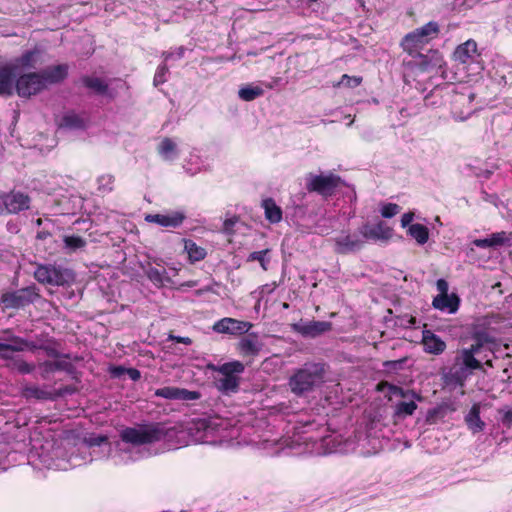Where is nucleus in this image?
<instances>
[{
    "label": "nucleus",
    "mask_w": 512,
    "mask_h": 512,
    "mask_svg": "<svg viewBox=\"0 0 512 512\" xmlns=\"http://www.w3.org/2000/svg\"><path fill=\"white\" fill-rule=\"evenodd\" d=\"M414 213L413 212H407L404 213L401 217V226L402 227H409L411 225V222L413 221Z\"/></svg>",
    "instance_id": "5fc2aeb1"
},
{
    "label": "nucleus",
    "mask_w": 512,
    "mask_h": 512,
    "mask_svg": "<svg viewBox=\"0 0 512 512\" xmlns=\"http://www.w3.org/2000/svg\"><path fill=\"white\" fill-rule=\"evenodd\" d=\"M186 219V215L181 211H174L171 214L163 215V214H147L145 216V221L148 223H155L162 227H179L184 220Z\"/></svg>",
    "instance_id": "f3484780"
},
{
    "label": "nucleus",
    "mask_w": 512,
    "mask_h": 512,
    "mask_svg": "<svg viewBox=\"0 0 512 512\" xmlns=\"http://www.w3.org/2000/svg\"><path fill=\"white\" fill-rule=\"evenodd\" d=\"M13 368L21 374H29L34 370L35 366L34 364L28 363L24 360H15L13 362Z\"/></svg>",
    "instance_id": "49530a36"
},
{
    "label": "nucleus",
    "mask_w": 512,
    "mask_h": 512,
    "mask_svg": "<svg viewBox=\"0 0 512 512\" xmlns=\"http://www.w3.org/2000/svg\"><path fill=\"white\" fill-rule=\"evenodd\" d=\"M97 192L100 195H106L113 191L115 184V176L112 174H102L97 180Z\"/></svg>",
    "instance_id": "f704fd0d"
},
{
    "label": "nucleus",
    "mask_w": 512,
    "mask_h": 512,
    "mask_svg": "<svg viewBox=\"0 0 512 512\" xmlns=\"http://www.w3.org/2000/svg\"><path fill=\"white\" fill-rule=\"evenodd\" d=\"M39 56L40 51L38 49L27 50L22 53L19 58L16 59V65H19L24 69L35 68L38 63Z\"/></svg>",
    "instance_id": "2f4dec72"
},
{
    "label": "nucleus",
    "mask_w": 512,
    "mask_h": 512,
    "mask_svg": "<svg viewBox=\"0 0 512 512\" xmlns=\"http://www.w3.org/2000/svg\"><path fill=\"white\" fill-rule=\"evenodd\" d=\"M479 353L471 346L461 349L455 357L454 365L446 375L448 382L461 387L464 386L473 371L482 369L481 361L475 357Z\"/></svg>",
    "instance_id": "20e7f679"
},
{
    "label": "nucleus",
    "mask_w": 512,
    "mask_h": 512,
    "mask_svg": "<svg viewBox=\"0 0 512 512\" xmlns=\"http://www.w3.org/2000/svg\"><path fill=\"white\" fill-rule=\"evenodd\" d=\"M440 25L436 21H429L423 26L407 33L401 40L400 46L412 57H419L422 70H428L431 65L427 60L428 56L423 55L421 51L432 40L438 38L440 34Z\"/></svg>",
    "instance_id": "f03ea898"
},
{
    "label": "nucleus",
    "mask_w": 512,
    "mask_h": 512,
    "mask_svg": "<svg viewBox=\"0 0 512 512\" xmlns=\"http://www.w3.org/2000/svg\"><path fill=\"white\" fill-rule=\"evenodd\" d=\"M382 385H387L389 388V392L394 396H399L404 399L412 398L417 401L423 400V397L412 389H404V388L394 385V384H389L387 382H381L378 384V390H381Z\"/></svg>",
    "instance_id": "c85d7f7f"
},
{
    "label": "nucleus",
    "mask_w": 512,
    "mask_h": 512,
    "mask_svg": "<svg viewBox=\"0 0 512 512\" xmlns=\"http://www.w3.org/2000/svg\"><path fill=\"white\" fill-rule=\"evenodd\" d=\"M127 368L117 365V366H111L109 368V373L112 378H121L123 375L126 374Z\"/></svg>",
    "instance_id": "3c124183"
},
{
    "label": "nucleus",
    "mask_w": 512,
    "mask_h": 512,
    "mask_svg": "<svg viewBox=\"0 0 512 512\" xmlns=\"http://www.w3.org/2000/svg\"><path fill=\"white\" fill-rule=\"evenodd\" d=\"M89 446H100L103 443H108V437L106 435H92L86 440Z\"/></svg>",
    "instance_id": "8fccbe9b"
},
{
    "label": "nucleus",
    "mask_w": 512,
    "mask_h": 512,
    "mask_svg": "<svg viewBox=\"0 0 512 512\" xmlns=\"http://www.w3.org/2000/svg\"><path fill=\"white\" fill-rule=\"evenodd\" d=\"M433 56H437V57H438V56H439V55H438V52H437V51H434V52H433Z\"/></svg>",
    "instance_id": "774afa93"
},
{
    "label": "nucleus",
    "mask_w": 512,
    "mask_h": 512,
    "mask_svg": "<svg viewBox=\"0 0 512 512\" xmlns=\"http://www.w3.org/2000/svg\"><path fill=\"white\" fill-rule=\"evenodd\" d=\"M262 349V343L259 340V335L256 332L246 333L236 344V350L243 358H255L259 355Z\"/></svg>",
    "instance_id": "ddd939ff"
},
{
    "label": "nucleus",
    "mask_w": 512,
    "mask_h": 512,
    "mask_svg": "<svg viewBox=\"0 0 512 512\" xmlns=\"http://www.w3.org/2000/svg\"><path fill=\"white\" fill-rule=\"evenodd\" d=\"M500 413H502L501 421L504 426L511 427L512 426V409L508 410H500Z\"/></svg>",
    "instance_id": "603ef678"
},
{
    "label": "nucleus",
    "mask_w": 512,
    "mask_h": 512,
    "mask_svg": "<svg viewBox=\"0 0 512 512\" xmlns=\"http://www.w3.org/2000/svg\"><path fill=\"white\" fill-rule=\"evenodd\" d=\"M252 327L251 322L225 317L214 323L213 330L220 334L238 336L248 333Z\"/></svg>",
    "instance_id": "9d476101"
},
{
    "label": "nucleus",
    "mask_w": 512,
    "mask_h": 512,
    "mask_svg": "<svg viewBox=\"0 0 512 512\" xmlns=\"http://www.w3.org/2000/svg\"><path fill=\"white\" fill-rule=\"evenodd\" d=\"M43 350L48 357L51 358H59L61 354L57 349V343L53 339H47L40 344H36V350Z\"/></svg>",
    "instance_id": "ea45409f"
},
{
    "label": "nucleus",
    "mask_w": 512,
    "mask_h": 512,
    "mask_svg": "<svg viewBox=\"0 0 512 512\" xmlns=\"http://www.w3.org/2000/svg\"><path fill=\"white\" fill-rule=\"evenodd\" d=\"M69 276L67 269L51 264H38L34 271V278L39 283L53 286L65 285Z\"/></svg>",
    "instance_id": "1a4fd4ad"
},
{
    "label": "nucleus",
    "mask_w": 512,
    "mask_h": 512,
    "mask_svg": "<svg viewBox=\"0 0 512 512\" xmlns=\"http://www.w3.org/2000/svg\"><path fill=\"white\" fill-rule=\"evenodd\" d=\"M126 374L133 381H138L141 378V373L136 368H127Z\"/></svg>",
    "instance_id": "4d7b16f0"
},
{
    "label": "nucleus",
    "mask_w": 512,
    "mask_h": 512,
    "mask_svg": "<svg viewBox=\"0 0 512 512\" xmlns=\"http://www.w3.org/2000/svg\"><path fill=\"white\" fill-rule=\"evenodd\" d=\"M176 143L169 137H165L159 144L157 150L160 155L167 157L176 152Z\"/></svg>",
    "instance_id": "a19ab883"
},
{
    "label": "nucleus",
    "mask_w": 512,
    "mask_h": 512,
    "mask_svg": "<svg viewBox=\"0 0 512 512\" xmlns=\"http://www.w3.org/2000/svg\"><path fill=\"white\" fill-rule=\"evenodd\" d=\"M415 323H416V318L415 317H410L409 324L410 325H415Z\"/></svg>",
    "instance_id": "0e129e2a"
},
{
    "label": "nucleus",
    "mask_w": 512,
    "mask_h": 512,
    "mask_svg": "<svg viewBox=\"0 0 512 512\" xmlns=\"http://www.w3.org/2000/svg\"><path fill=\"white\" fill-rule=\"evenodd\" d=\"M8 214H17L27 210L30 207L31 198L29 195L20 191H11L4 193Z\"/></svg>",
    "instance_id": "6ab92c4d"
},
{
    "label": "nucleus",
    "mask_w": 512,
    "mask_h": 512,
    "mask_svg": "<svg viewBox=\"0 0 512 512\" xmlns=\"http://www.w3.org/2000/svg\"><path fill=\"white\" fill-rule=\"evenodd\" d=\"M294 330L303 337L316 338L332 330V323L329 321H309L294 325Z\"/></svg>",
    "instance_id": "dca6fc26"
},
{
    "label": "nucleus",
    "mask_w": 512,
    "mask_h": 512,
    "mask_svg": "<svg viewBox=\"0 0 512 512\" xmlns=\"http://www.w3.org/2000/svg\"><path fill=\"white\" fill-rule=\"evenodd\" d=\"M360 233L367 240L387 242L392 238L393 229L384 221H379L373 226L369 224L363 225L360 228Z\"/></svg>",
    "instance_id": "4468645a"
},
{
    "label": "nucleus",
    "mask_w": 512,
    "mask_h": 512,
    "mask_svg": "<svg viewBox=\"0 0 512 512\" xmlns=\"http://www.w3.org/2000/svg\"><path fill=\"white\" fill-rule=\"evenodd\" d=\"M264 95V90L260 86L246 85L238 91V96L243 101H253Z\"/></svg>",
    "instance_id": "c9c22d12"
},
{
    "label": "nucleus",
    "mask_w": 512,
    "mask_h": 512,
    "mask_svg": "<svg viewBox=\"0 0 512 512\" xmlns=\"http://www.w3.org/2000/svg\"><path fill=\"white\" fill-rule=\"evenodd\" d=\"M471 338L473 340V343L470 346L477 350L478 352H481L482 348L486 344L494 342L493 338L486 331L483 330L473 332Z\"/></svg>",
    "instance_id": "e433bc0d"
},
{
    "label": "nucleus",
    "mask_w": 512,
    "mask_h": 512,
    "mask_svg": "<svg viewBox=\"0 0 512 512\" xmlns=\"http://www.w3.org/2000/svg\"><path fill=\"white\" fill-rule=\"evenodd\" d=\"M146 275L152 283L157 286H162L166 278V270L163 267H149L146 271Z\"/></svg>",
    "instance_id": "58836bf2"
},
{
    "label": "nucleus",
    "mask_w": 512,
    "mask_h": 512,
    "mask_svg": "<svg viewBox=\"0 0 512 512\" xmlns=\"http://www.w3.org/2000/svg\"><path fill=\"white\" fill-rule=\"evenodd\" d=\"M362 81L363 78L361 76H349L347 74H343L337 86L343 85L348 88H356L361 85Z\"/></svg>",
    "instance_id": "37998d69"
},
{
    "label": "nucleus",
    "mask_w": 512,
    "mask_h": 512,
    "mask_svg": "<svg viewBox=\"0 0 512 512\" xmlns=\"http://www.w3.org/2000/svg\"><path fill=\"white\" fill-rule=\"evenodd\" d=\"M492 247H498L510 242V237L505 231L492 233L489 237Z\"/></svg>",
    "instance_id": "79ce46f5"
},
{
    "label": "nucleus",
    "mask_w": 512,
    "mask_h": 512,
    "mask_svg": "<svg viewBox=\"0 0 512 512\" xmlns=\"http://www.w3.org/2000/svg\"><path fill=\"white\" fill-rule=\"evenodd\" d=\"M63 242L65 248L70 252H74L86 246V240L79 235H66L63 237Z\"/></svg>",
    "instance_id": "4c0bfd02"
},
{
    "label": "nucleus",
    "mask_w": 512,
    "mask_h": 512,
    "mask_svg": "<svg viewBox=\"0 0 512 512\" xmlns=\"http://www.w3.org/2000/svg\"><path fill=\"white\" fill-rule=\"evenodd\" d=\"M485 364H486L487 366H489V367H492V366H493L492 360H487V361L485 362Z\"/></svg>",
    "instance_id": "69168bd1"
},
{
    "label": "nucleus",
    "mask_w": 512,
    "mask_h": 512,
    "mask_svg": "<svg viewBox=\"0 0 512 512\" xmlns=\"http://www.w3.org/2000/svg\"><path fill=\"white\" fill-rule=\"evenodd\" d=\"M42 223H43V221H42V219H41V218H38V219L36 220V224H37L38 226H40Z\"/></svg>",
    "instance_id": "338daca9"
},
{
    "label": "nucleus",
    "mask_w": 512,
    "mask_h": 512,
    "mask_svg": "<svg viewBox=\"0 0 512 512\" xmlns=\"http://www.w3.org/2000/svg\"><path fill=\"white\" fill-rule=\"evenodd\" d=\"M168 73V67L167 65H161L157 68V71L154 75V85L158 86L160 84H163L166 82V74Z\"/></svg>",
    "instance_id": "de8ad7c7"
},
{
    "label": "nucleus",
    "mask_w": 512,
    "mask_h": 512,
    "mask_svg": "<svg viewBox=\"0 0 512 512\" xmlns=\"http://www.w3.org/2000/svg\"><path fill=\"white\" fill-rule=\"evenodd\" d=\"M170 338L176 343H181V344H185V345L192 344V339L189 337L171 336Z\"/></svg>",
    "instance_id": "13d9d810"
},
{
    "label": "nucleus",
    "mask_w": 512,
    "mask_h": 512,
    "mask_svg": "<svg viewBox=\"0 0 512 512\" xmlns=\"http://www.w3.org/2000/svg\"><path fill=\"white\" fill-rule=\"evenodd\" d=\"M270 253L271 249L269 248L251 252L247 257L246 262L249 263L257 261L260 264L261 268L264 271H267L269 269Z\"/></svg>",
    "instance_id": "72a5a7b5"
},
{
    "label": "nucleus",
    "mask_w": 512,
    "mask_h": 512,
    "mask_svg": "<svg viewBox=\"0 0 512 512\" xmlns=\"http://www.w3.org/2000/svg\"><path fill=\"white\" fill-rule=\"evenodd\" d=\"M17 65L6 63L0 65V96L10 97L15 93Z\"/></svg>",
    "instance_id": "f8f14e48"
},
{
    "label": "nucleus",
    "mask_w": 512,
    "mask_h": 512,
    "mask_svg": "<svg viewBox=\"0 0 512 512\" xmlns=\"http://www.w3.org/2000/svg\"><path fill=\"white\" fill-rule=\"evenodd\" d=\"M417 407L416 402L412 398L409 401H400L394 406V414L397 417L405 418L413 415Z\"/></svg>",
    "instance_id": "473e14b6"
},
{
    "label": "nucleus",
    "mask_w": 512,
    "mask_h": 512,
    "mask_svg": "<svg viewBox=\"0 0 512 512\" xmlns=\"http://www.w3.org/2000/svg\"><path fill=\"white\" fill-rule=\"evenodd\" d=\"M41 369V377L43 379H47L50 374L56 371H66L71 372L73 369V365L67 361H44L39 365Z\"/></svg>",
    "instance_id": "b1692460"
},
{
    "label": "nucleus",
    "mask_w": 512,
    "mask_h": 512,
    "mask_svg": "<svg viewBox=\"0 0 512 512\" xmlns=\"http://www.w3.org/2000/svg\"><path fill=\"white\" fill-rule=\"evenodd\" d=\"M40 298L39 289L35 284L5 292L0 296V306L6 309H23L34 304Z\"/></svg>",
    "instance_id": "0eeeda50"
},
{
    "label": "nucleus",
    "mask_w": 512,
    "mask_h": 512,
    "mask_svg": "<svg viewBox=\"0 0 512 512\" xmlns=\"http://www.w3.org/2000/svg\"><path fill=\"white\" fill-rule=\"evenodd\" d=\"M335 252L338 254H348L360 250L363 247V241L356 235H342L334 239Z\"/></svg>",
    "instance_id": "412c9836"
},
{
    "label": "nucleus",
    "mask_w": 512,
    "mask_h": 512,
    "mask_svg": "<svg viewBox=\"0 0 512 512\" xmlns=\"http://www.w3.org/2000/svg\"><path fill=\"white\" fill-rule=\"evenodd\" d=\"M342 183V178L334 173L310 174L307 178L306 189L309 193H317L324 198H329L336 193Z\"/></svg>",
    "instance_id": "6e6552de"
},
{
    "label": "nucleus",
    "mask_w": 512,
    "mask_h": 512,
    "mask_svg": "<svg viewBox=\"0 0 512 512\" xmlns=\"http://www.w3.org/2000/svg\"><path fill=\"white\" fill-rule=\"evenodd\" d=\"M22 396L27 400L36 399L53 401L52 391L46 390L37 385H24L22 388Z\"/></svg>",
    "instance_id": "a878e982"
},
{
    "label": "nucleus",
    "mask_w": 512,
    "mask_h": 512,
    "mask_svg": "<svg viewBox=\"0 0 512 512\" xmlns=\"http://www.w3.org/2000/svg\"><path fill=\"white\" fill-rule=\"evenodd\" d=\"M12 350H0V358L3 360H12Z\"/></svg>",
    "instance_id": "680f3d73"
},
{
    "label": "nucleus",
    "mask_w": 512,
    "mask_h": 512,
    "mask_svg": "<svg viewBox=\"0 0 512 512\" xmlns=\"http://www.w3.org/2000/svg\"><path fill=\"white\" fill-rule=\"evenodd\" d=\"M322 380V370L316 364H306L298 369L289 379V387L297 396H302Z\"/></svg>",
    "instance_id": "423d86ee"
},
{
    "label": "nucleus",
    "mask_w": 512,
    "mask_h": 512,
    "mask_svg": "<svg viewBox=\"0 0 512 512\" xmlns=\"http://www.w3.org/2000/svg\"><path fill=\"white\" fill-rule=\"evenodd\" d=\"M265 217L270 223H279L282 220V209L276 204L274 199L266 198L262 201Z\"/></svg>",
    "instance_id": "bb28decb"
},
{
    "label": "nucleus",
    "mask_w": 512,
    "mask_h": 512,
    "mask_svg": "<svg viewBox=\"0 0 512 512\" xmlns=\"http://www.w3.org/2000/svg\"><path fill=\"white\" fill-rule=\"evenodd\" d=\"M407 235L415 239L417 244L424 245L429 240V229L420 223L411 224L407 229Z\"/></svg>",
    "instance_id": "c756f323"
},
{
    "label": "nucleus",
    "mask_w": 512,
    "mask_h": 512,
    "mask_svg": "<svg viewBox=\"0 0 512 512\" xmlns=\"http://www.w3.org/2000/svg\"><path fill=\"white\" fill-rule=\"evenodd\" d=\"M208 368L222 375V378L217 379L215 382L216 388L220 392L229 394L236 393L239 390L240 375L245 370V365L242 362L234 360L220 366L209 364Z\"/></svg>",
    "instance_id": "39448f33"
},
{
    "label": "nucleus",
    "mask_w": 512,
    "mask_h": 512,
    "mask_svg": "<svg viewBox=\"0 0 512 512\" xmlns=\"http://www.w3.org/2000/svg\"><path fill=\"white\" fill-rule=\"evenodd\" d=\"M453 59L462 65L479 63L481 53L478 51L477 42L473 39H469L458 45L453 53Z\"/></svg>",
    "instance_id": "9b49d317"
},
{
    "label": "nucleus",
    "mask_w": 512,
    "mask_h": 512,
    "mask_svg": "<svg viewBox=\"0 0 512 512\" xmlns=\"http://www.w3.org/2000/svg\"><path fill=\"white\" fill-rule=\"evenodd\" d=\"M154 395L169 400H198L201 394L198 391H190L184 388L165 386L155 390Z\"/></svg>",
    "instance_id": "2eb2a0df"
},
{
    "label": "nucleus",
    "mask_w": 512,
    "mask_h": 512,
    "mask_svg": "<svg viewBox=\"0 0 512 512\" xmlns=\"http://www.w3.org/2000/svg\"><path fill=\"white\" fill-rule=\"evenodd\" d=\"M167 430L159 422L142 423L134 427H126L120 432V439L133 446L149 445L164 440Z\"/></svg>",
    "instance_id": "7ed1b4c3"
},
{
    "label": "nucleus",
    "mask_w": 512,
    "mask_h": 512,
    "mask_svg": "<svg viewBox=\"0 0 512 512\" xmlns=\"http://www.w3.org/2000/svg\"><path fill=\"white\" fill-rule=\"evenodd\" d=\"M465 423L468 429L473 433H479L484 430L485 423L480 418V406L475 403L472 405L470 411L465 416Z\"/></svg>",
    "instance_id": "5701e85b"
},
{
    "label": "nucleus",
    "mask_w": 512,
    "mask_h": 512,
    "mask_svg": "<svg viewBox=\"0 0 512 512\" xmlns=\"http://www.w3.org/2000/svg\"><path fill=\"white\" fill-rule=\"evenodd\" d=\"M400 211V206L396 203H387L381 208V215L384 218H392Z\"/></svg>",
    "instance_id": "a18cd8bd"
},
{
    "label": "nucleus",
    "mask_w": 512,
    "mask_h": 512,
    "mask_svg": "<svg viewBox=\"0 0 512 512\" xmlns=\"http://www.w3.org/2000/svg\"><path fill=\"white\" fill-rule=\"evenodd\" d=\"M238 222V217L225 219L222 227V231L228 235L234 234V226Z\"/></svg>",
    "instance_id": "09e8293b"
},
{
    "label": "nucleus",
    "mask_w": 512,
    "mask_h": 512,
    "mask_svg": "<svg viewBox=\"0 0 512 512\" xmlns=\"http://www.w3.org/2000/svg\"><path fill=\"white\" fill-rule=\"evenodd\" d=\"M472 244L479 248H490L492 247L489 238H483V239H475L472 241Z\"/></svg>",
    "instance_id": "6e6d98bb"
},
{
    "label": "nucleus",
    "mask_w": 512,
    "mask_h": 512,
    "mask_svg": "<svg viewBox=\"0 0 512 512\" xmlns=\"http://www.w3.org/2000/svg\"><path fill=\"white\" fill-rule=\"evenodd\" d=\"M8 214V209L6 205L5 195H0V215Z\"/></svg>",
    "instance_id": "bf43d9fd"
},
{
    "label": "nucleus",
    "mask_w": 512,
    "mask_h": 512,
    "mask_svg": "<svg viewBox=\"0 0 512 512\" xmlns=\"http://www.w3.org/2000/svg\"><path fill=\"white\" fill-rule=\"evenodd\" d=\"M280 81H281V78H274L272 82L265 83V86L268 89H273L274 87H276L279 84Z\"/></svg>",
    "instance_id": "e2e57ef3"
},
{
    "label": "nucleus",
    "mask_w": 512,
    "mask_h": 512,
    "mask_svg": "<svg viewBox=\"0 0 512 512\" xmlns=\"http://www.w3.org/2000/svg\"><path fill=\"white\" fill-rule=\"evenodd\" d=\"M81 82L86 88L92 90L97 95H109L113 98V96L108 93L109 86L103 79L94 76H83L81 77Z\"/></svg>",
    "instance_id": "393cba45"
},
{
    "label": "nucleus",
    "mask_w": 512,
    "mask_h": 512,
    "mask_svg": "<svg viewBox=\"0 0 512 512\" xmlns=\"http://www.w3.org/2000/svg\"><path fill=\"white\" fill-rule=\"evenodd\" d=\"M3 334L7 335L5 340L9 343L0 344V350H12L13 352H23L25 350H36V343L28 341L20 336L12 335L11 329L3 330Z\"/></svg>",
    "instance_id": "a211bd4d"
},
{
    "label": "nucleus",
    "mask_w": 512,
    "mask_h": 512,
    "mask_svg": "<svg viewBox=\"0 0 512 512\" xmlns=\"http://www.w3.org/2000/svg\"><path fill=\"white\" fill-rule=\"evenodd\" d=\"M184 250L188 254V259L191 263H195L203 260L206 255V249L197 245L193 240L185 239L184 240Z\"/></svg>",
    "instance_id": "cd10ccee"
},
{
    "label": "nucleus",
    "mask_w": 512,
    "mask_h": 512,
    "mask_svg": "<svg viewBox=\"0 0 512 512\" xmlns=\"http://www.w3.org/2000/svg\"><path fill=\"white\" fill-rule=\"evenodd\" d=\"M69 73L68 64L48 66L40 71L24 73L16 78L15 93L30 99L46 90L49 85L63 82Z\"/></svg>",
    "instance_id": "f257e3e1"
},
{
    "label": "nucleus",
    "mask_w": 512,
    "mask_h": 512,
    "mask_svg": "<svg viewBox=\"0 0 512 512\" xmlns=\"http://www.w3.org/2000/svg\"><path fill=\"white\" fill-rule=\"evenodd\" d=\"M52 391V397L53 401H55L58 398L64 397L66 395H73L75 394L78 389L74 385H65L58 389L51 390Z\"/></svg>",
    "instance_id": "c03bdc74"
},
{
    "label": "nucleus",
    "mask_w": 512,
    "mask_h": 512,
    "mask_svg": "<svg viewBox=\"0 0 512 512\" xmlns=\"http://www.w3.org/2000/svg\"><path fill=\"white\" fill-rule=\"evenodd\" d=\"M436 287L439 291L438 295L448 294L449 284L445 279H438L436 282Z\"/></svg>",
    "instance_id": "864d4df0"
},
{
    "label": "nucleus",
    "mask_w": 512,
    "mask_h": 512,
    "mask_svg": "<svg viewBox=\"0 0 512 512\" xmlns=\"http://www.w3.org/2000/svg\"><path fill=\"white\" fill-rule=\"evenodd\" d=\"M421 344L423 350L432 355H440L447 348L446 342L431 330H423Z\"/></svg>",
    "instance_id": "aec40b11"
},
{
    "label": "nucleus",
    "mask_w": 512,
    "mask_h": 512,
    "mask_svg": "<svg viewBox=\"0 0 512 512\" xmlns=\"http://www.w3.org/2000/svg\"><path fill=\"white\" fill-rule=\"evenodd\" d=\"M51 236H52V234L48 230L42 229L37 232L36 238L39 240H46L47 238H49Z\"/></svg>",
    "instance_id": "052dcab7"
},
{
    "label": "nucleus",
    "mask_w": 512,
    "mask_h": 512,
    "mask_svg": "<svg viewBox=\"0 0 512 512\" xmlns=\"http://www.w3.org/2000/svg\"><path fill=\"white\" fill-rule=\"evenodd\" d=\"M460 298L455 293L437 295L433 298L432 306L440 311L454 314L458 311Z\"/></svg>",
    "instance_id": "4be33fe9"
},
{
    "label": "nucleus",
    "mask_w": 512,
    "mask_h": 512,
    "mask_svg": "<svg viewBox=\"0 0 512 512\" xmlns=\"http://www.w3.org/2000/svg\"><path fill=\"white\" fill-rule=\"evenodd\" d=\"M59 126L68 129H83L85 122L79 114L69 111L63 115Z\"/></svg>",
    "instance_id": "7c9ffc66"
}]
</instances>
